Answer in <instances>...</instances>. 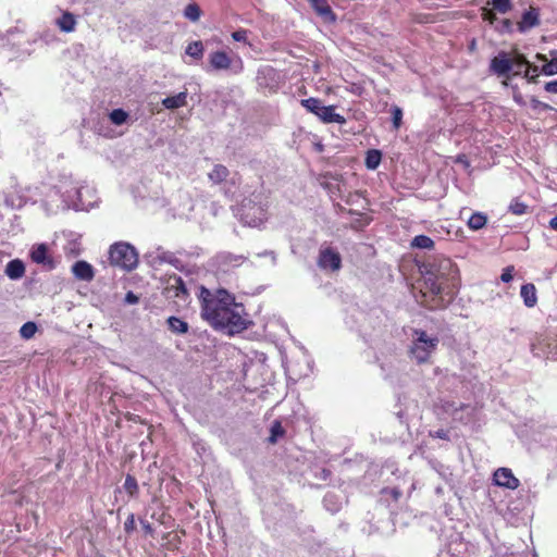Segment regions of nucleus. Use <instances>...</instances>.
Wrapping results in <instances>:
<instances>
[{
	"instance_id": "nucleus-25",
	"label": "nucleus",
	"mask_w": 557,
	"mask_h": 557,
	"mask_svg": "<svg viewBox=\"0 0 557 557\" xmlns=\"http://www.w3.org/2000/svg\"><path fill=\"white\" fill-rule=\"evenodd\" d=\"M487 223V216L483 212H474L468 220V227L472 231H479L483 228Z\"/></svg>"
},
{
	"instance_id": "nucleus-4",
	"label": "nucleus",
	"mask_w": 557,
	"mask_h": 557,
	"mask_svg": "<svg viewBox=\"0 0 557 557\" xmlns=\"http://www.w3.org/2000/svg\"><path fill=\"white\" fill-rule=\"evenodd\" d=\"M109 260L112 265L132 270L137 265L138 256L133 246L127 243H115L110 247Z\"/></svg>"
},
{
	"instance_id": "nucleus-11",
	"label": "nucleus",
	"mask_w": 557,
	"mask_h": 557,
	"mask_svg": "<svg viewBox=\"0 0 557 557\" xmlns=\"http://www.w3.org/2000/svg\"><path fill=\"white\" fill-rule=\"evenodd\" d=\"M336 107H307V109L315 114L323 123H345V117L334 112Z\"/></svg>"
},
{
	"instance_id": "nucleus-19",
	"label": "nucleus",
	"mask_w": 557,
	"mask_h": 557,
	"mask_svg": "<svg viewBox=\"0 0 557 557\" xmlns=\"http://www.w3.org/2000/svg\"><path fill=\"white\" fill-rule=\"evenodd\" d=\"M209 62L215 70H227L231 67L232 60L224 51H214L209 55Z\"/></svg>"
},
{
	"instance_id": "nucleus-53",
	"label": "nucleus",
	"mask_w": 557,
	"mask_h": 557,
	"mask_svg": "<svg viewBox=\"0 0 557 557\" xmlns=\"http://www.w3.org/2000/svg\"><path fill=\"white\" fill-rule=\"evenodd\" d=\"M189 101L196 102V101H200V99H194V97H190Z\"/></svg>"
},
{
	"instance_id": "nucleus-27",
	"label": "nucleus",
	"mask_w": 557,
	"mask_h": 557,
	"mask_svg": "<svg viewBox=\"0 0 557 557\" xmlns=\"http://www.w3.org/2000/svg\"><path fill=\"white\" fill-rule=\"evenodd\" d=\"M382 160V152L377 149H370L366 153L364 164L369 170H375Z\"/></svg>"
},
{
	"instance_id": "nucleus-41",
	"label": "nucleus",
	"mask_w": 557,
	"mask_h": 557,
	"mask_svg": "<svg viewBox=\"0 0 557 557\" xmlns=\"http://www.w3.org/2000/svg\"><path fill=\"white\" fill-rule=\"evenodd\" d=\"M140 524L146 536L154 537V529L149 521L140 519Z\"/></svg>"
},
{
	"instance_id": "nucleus-15",
	"label": "nucleus",
	"mask_w": 557,
	"mask_h": 557,
	"mask_svg": "<svg viewBox=\"0 0 557 557\" xmlns=\"http://www.w3.org/2000/svg\"><path fill=\"white\" fill-rule=\"evenodd\" d=\"M73 275L81 281L90 282L95 277V270L90 263L85 260L76 261L72 265Z\"/></svg>"
},
{
	"instance_id": "nucleus-31",
	"label": "nucleus",
	"mask_w": 557,
	"mask_h": 557,
	"mask_svg": "<svg viewBox=\"0 0 557 557\" xmlns=\"http://www.w3.org/2000/svg\"><path fill=\"white\" fill-rule=\"evenodd\" d=\"M186 54L195 59H200L203 54L202 42L199 40L190 42L186 48Z\"/></svg>"
},
{
	"instance_id": "nucleus-40",
	"label": "nucleus",
	"mask_w": 557,
	"mask_h": 557,
	"mask_svg": "<svg viewBox=\"0 0 557 557\" xmlns=\"http://www.w3.org/2000/svg\"><path fill=\"white\" fill-rule=\"evenodd\" d=\"M513 271H515V267L513 265L506 267L503 270V273L500 275V280L504 283H509L513 278Z\"/></svg>"
},
{
	"instance_id": "nucleus-3",
	"label": "nucleus",
	"mask_w": 557,
	"mask_h": 557,
	"mask_svg": "<svg viewBox=\"0 0 557 557\" xmlns=\"http://www.w3.org/2000/svg\"><path fill=\"white\" fill-rule=\"evenodd\" d=\"M438 345V338L430 337L423 330H413V341L409 348L410 356L418 364L426 363Z\"/></svg>"
},
{
	"instance_id": "nucleus-36",
	"label": "nucleus",
	"mask_w": 557,
	"mask_h": 557,
	"mask_svg": "<svg viewBox=\"0 0 557 557\" xmlns=\"http://www.w3.org/2000/svg\"><path fill=\"white\" fill-rule=\"evenodd\" d=\"M184 15L188 20L196 22L200 17V9L196 3H190L185 8Z\"/></svg>"
},
{
	"instance_id": "nucleus-38",
	"label": "nucleus",
	"mask_w": 557,
	"mask_h": 557,
	"mask_svg": "<svg viewBox=\"0 0 557 557\" xmlns=\"http://www.w3.org/2000/svg\"><path fill=\"white\" fill-rule=\"evenodd\" d=\"M136 529L135 515L129 513L124 522V531L126 534H132Z\"/></svg>"
},
{
	"instance_id": "nucleus-12",
	"label": "nucleus",
	"mask_w": 557,
	"mask_h": 557,
	"mask_svg": "<svg viewBox=\"0 0 557 557\" xmlns=\"http://www.w3.org/2000/svg\"><path fill=\"white\" fill-rule=\"evenodd\" d=\"M165 290L169 297L180 298L182 300H186L189 296L183 278L176 274L170 276Z\"/></svg>"
},
{
	"instance_id": "nucleus-26",
	"label": "nucleus",
	"mask_w": 557,
	"mask_h": 557,
	"mask_svg": "<svg viewBox=\"0 0 557 557\" xmlns=\"http://www.w3.org/2000/svg\"><path fill=\"white\" fill-rule=\"evenodd\" d=\"M435 407L445 413L455 416L457 411L468 408L469 405L460 404L459 406H456L454 401L441 399Z\"/></svg>"
},
{
	"instance_id": "nucleus-28",
	"label": "nucleus",
	"mask_w": 557,
	"mask_h": 557,
	"mask_svg": "<svg viewBox=\"0 0 557 557\" xmlns=\"http://www.w3.org/2000/svg\"><path fill=\"white\" fill-rule=\"evenodd\" d=\"M123 487L129 497H138L139 486L134 475L126 474Z\"/></svg>"
},
{
	"instance_id": "nucleus-43",
	"label": "nucleus",
	"mask_w": 557,
	"mask_h": 557,
	"mask_svg": "<svg viewBox=\"0 0 557 557\" xmlns=\"http://www.w3.org/2000/svg\"><path fill=\"white\" fill-rule=\"evenodd\" d=\"M544 89L550 94H557V79L545 84Z\"/></svg>"
},
{
	"instance_id": "nucleus-7",
	"label": "nucleus",
	"mask_w": 557,
	"mask_h": 557,
	"mask_svg": "<svg viewBox=\"0 0 557 557\" xmlns=\"http://www.w3.org/2000/svg\"><path fill=\"white\" fill-rule=\"evenodd\" d=\"M534 356L557 360V338H549L544 335L536 336L531 344Z\"/></svg>"
},
{
	"instance_id": "nucleus-54",
	"label": "nucleus",
	"mask_w": 557,
	"mask_h": 557,
	"mask_svg": "<svg viewBox=\"0 0 557 557\" xmlns=\"http://www.w3.org/2000/svg\"><path fill=\"white\" fill-rule=\"evenodd\" d=\"M462 158H465V156H460V157H458V161L463 162V159H462Z\"/></svg>"
},
{
	"instance_id": "nucleus-14",
	"label": "nucleus",
	"mask_w": 557,
	"mask_h": 557,
	"mask_svg": "<svg viewBox=\"0 0 557 557\" xmlns=\"http://www.w3.org/2000/svg\"><path fill=\"white\" fill-rule=\"evenodd\" d=\"M30 258L35 263L44 264L49 270L55 268V262L51 256L48 255V248L45 244L38 245L30 252Z\"/></svg>"
},
{
	"instance_id": "nucleus-18",
	"label": "nucleus",
	"mask_w": 557,
	"mask_h": 557,
	"mask_svg": "<svg viewBox=\"0 0 557 557\" xmlns=\"http://www.w3.org/2000/svg\"><path fill=\"white\" fill-rule=\"evenodd\" d=\"M4 273L11 280H20L25 274V264L20 259H13L7 263Z\"/></svg>"
},
{
	"instance_id": "nucleus-37",
	"label": "nucleus",
	"mask_w": 557,
	"mask_h": 557,
	"mask_svg": "<svg viewBox=\"0 0 557 557\" xmlns=\"http://www.w3.org/2000/svg\"><path fill=\"white\" fill-rule=\"evenodd\" d=\"M37 331V325L34 322H26L22 325L20 333L21 336L28 339L32 338Z\"/></svg>"
},
{
	"instance_id": "nucleus-55",
	"label": "nucleus",
	"mask_w": 557,
	"mask_h": 557,
	"mask_svg": "<svg viewBox=\"0 0 557 557\" xmlns=\"http://www.w3.org/2000/svg\"><path fill=\"white\" fill-rule=\"evenodd\" d=\"M462 158H465V156H460V157H458V161L463 162V159H462Z\"/></svg>"
},
{
	"instance_id": "nucleus-10",
	"label": "nucleus",
	"mask_w": 557,
	"mask_h": 557,
	"mask_svg": "<svg viewBox=\"0 0 557 557\" xmlns=\"http://www.w3.org/2000/svg\"><path fill=\"white\" fill-rule=\"evenodd\" d=\"M493 481L495 485L516 490L518 488L520 482L513 475L512 471L508 468H499L493 474Z\"/></svg>"
},
{
	"instance_id": "nucleus-32",
	"label": "nucleus",
	"mask_w": 557,
	"mask_h": 557,
	"mask_svg": "<svg viewBox=\"0 0 557 557\" xmlns=\"http://www.w3.org/2000/svg\"><path fill=\"white\" fill-rule=\"evenodd\" d=\"M109 119L110 121L115 124V125H122L124 124L127 119H128V113L125 112L123 109L119 108V109H115L113 110L110 114H109Z\"/></svg>"
},
{
	"instance_id": "nucleus-29",
	"label": "nucleus",
	"mask_w": 557,
	"mask_h": 557,
	"mask_svg": "<svg viewBox=\"0 0 557 557\" xmlns=\"http://www.w3.org/2000/svg\"><path fill=\"white\" fill-rule=\"evenodd\" d=\"M434 246H435L434 240L426 235H417L411 240L412 248L433 249Z\"/></svg>"
},
{
	"instance_id": "nucleus-45",
	"label": "nucleus",
	"mask_w": 557,
	"mask_h": 557,
	"mask_svg": "<svg viewBox=\"0 0 557 557\" xmlns=\"http://www.w3.org/2000/svg\"><path fill=\"white\" fill-rule=\"evenodd\" d=\"M432 436L441 438V440H448L447 431H445L443 429L437 430L434 434H432Z\"/></svg>"
},
{
	"instance_id": "nucleus-35",
	"label": "nucleus",
	"mask_w": 557,
	"mask_h": 557,
	"mask_svg": "<svg viewBox=\"0 0 557 557\" xmlns=\"http://www.w3.org/2000/svg\"><path fill=\"white\" fill-rule=\"evenodd\" d=\"M494 10L505 14L511 10V0H490L488 2Z\"/></svg>"
},
{
	"instance_id": "nucleus-33",
	"label": "nucleus",
	"mask_w": 557,
	"mask_h": 557,
	"mask_svg": "<svg viewBox=\"0 0 557 557\" xmlns=\"http://www.w3.org/2000/svg\"><path fill=\"white\" fill-rule=\"evenodd\" d=\"M187 103V90L178 92L176 96L166 97L162 100L161 104H186Z\"/></svg>"
},
{
	"instance_id": "nucleus-52",
	"label": "nucleus",
	"mask_w": 557,
	"mask_h": 557,
	"mask_svg": "<svg viewBox=\"0 0 557 557\" xmlns=\"http://www.w3.org/2000/svg\"><path fill=\"white\" fill-rule=\"evenodd\" d=\"M243 260H245V258L243 256H235L232 258V261H235V262H242Z\"/></svg>"
},
{
	"instance_id": "nucleus-42",
	"label": "nucleus",
	"mask_w": 557,
	"mask_h": 557,
	"mask_svg": "<svg viewBox=\"0 0 557 557\" xmlns=\"http://www.w3.org/2000/svg\"><path fill=\"white\" fill-rule=\"evenodd\" d=\"M232 38L235 41H246L247 39V32L246 30H236L232 34Z\"/></svg>"
},
{
	"instance_id": "nucleus-20",
	"label": "nucleus",
	"mask_w": 557,
	"mask_h": 557,
	"mask_svg": "<svg viewBox=\"0 0 557 557\" xmlns=\"http://www.w3.org/2000/svg\"><path fill=\"white\" fill-rule=\"evenodd\" d=\"M520 295L523 299V304L528 308H533L537 302V295L535 285L532 283H527L521 286Z\"/></svg>"
},
{
	"instance_id": "nucleus-49",
	"label": "nucleus",
	"mask_w": 557,
	"mask_h": 557,
	"mask_svg": "<svg viewBox=\"0 0 557 557\" xmlns=\"http://www.w3.org/2000/svg\"><path fill=\"white\" fill-rule=\"evenodd\" d=\"M549 227L557 231V215L550 219L549 221Z\"/></svg>"
},
{
	"instance_id": "nucleus-34",
	"label": "nucleus",
	"mask_w": 557,
	"mask_h": 557,
	"mask_svg": "<svg viewBox=\"0 0 557 557\" xmlns=\"http://www.w3.org/2000/svg\"><path fill=\"white\" fill-rule=\"evenodd\" d=\"M528 206L520 199L515 198L509 205V211L515 215H522L527 213Z\"/></svg>"
},
{
	"instance_id": "nucleus-5",
	"label": "nucleus",
	"mask_w": 557,
	"mask_h": 557,
	"mask_svg": "<svg viewBox=\"0 0 557 557\" xmlns=\"http://www.w3.org/2000/svg\"><path fill=\"white\" fill-rule=\"evenodd\" d=\"M510 74L513 76L523 75L529 83L535 82V78L540 75V66L531 64L524 55L513 53L511 57Z\"/></svg>"
},
{
	"instance_id": "nucleus-24",
	"label": "nucleus",
	"mask_w": 557,
	"mask_h": 557,
	"mask_svg": "<svg viewBox=\"0 0 557 557\" xmlns=\"http://www.w3.org/2000/svg\"><path fill=\"white\" fill-rule=\"evenodd\" d=\"M230 175V171L223 164H215L212 171L208 174L209 180L213 184H221L226 181Z\"/></svg>"
},
{
	"instance_id": "nucleus-56",
	"label": "nucleus",
	"mask_w": 557,
	"mask_h": 557,
	"mask_svg": "<svg viewBox=\"0 0 557 557\" xmlns=\"http://www.w3.org/2000/svg\"><path fill=\"white\" fill-rule=\"evenodd\" d=\"M510 557H519V556H517V555H515V554H511V555H510Z\"/></svg>"
},
{
	"instance_id": "nucleus-50",
	"label": "nucleus",
	"mask_w": 557,
	"mask_h": 557,
	"mask_svg": "<svg viewBox=\"0 0 557 557\" xmlns=\"http://www.w3.org/2000/svg\"><path fill=\"white\" fill-rule=\"evenodd\" d=\"M400 495H401V493H400V491H398L397 488H394V490L392 491V496H393V498H394L395 500H397V499L400 497Z\"/></svg>"
},
{
	"instance_id": "nucleus-30",
	"label": "nucleus",
	"mask_w": 557,
	"mask_h": 557,
	"mask_svg": "<svg viewBox=\"0 0 557 557\" xmlns=\"http://www.w3.org/2000/svg\"><path fill=\"white\" fill-rule=\"evenodd\" d=\"M285 435V430L282 426L281 421L275 420L270 429V436L268 438V442L270 444H275L278 440V437H283Z\"/></svg>"
},
{
	"instance_id": "nucleus-48",
	"label": "nucleus",
	"mask_w": 557,
	"mask_h": 557,
	"mask_svg": "<svg viewBox=\"0 0 557 557\" xmlns=\"http://www.w3.org/2000/svg\"><path fill=\"white\" fill-rule=\"evenodd\" d=\"M301 104L302 106H306V104H318V101L314 98H309V99L301 100Z\"/></svg>"
},
{
	"instance_id": "nucleus-21",
	"label": "nucleus",
	"mask_w": 557,
	"mask_h": 557,
	"mask_svg": "<svg viewBox=\"0 0 557 557\" xmlns=\"http://www.w3.org/2000/svg\"><path fill=\"white\" fill-rule=\"evenodd\" d=\"M185 535V531H171L163 536V546L169 550L177 549L182 543V536Z\"/></svg>"
},
{
	"instance_id": "nucleus-16",
	"label": "nucleus",
	"mask_w": 557,
	"mask_h": 557,
	"mask_svg": "<svg viewBox=\"0 0 557 557\" xmlns=\"http://www.w3.org/2000/svg\"><path fill=\"white\" fill-rule=\"evenodd\" d=\"M535 59L541 63L540 74L547 76L557 74V51L550 52V59L540 53L535 55Z\"/></svg>"
},
{
	"instance_id": "nucleus-47",
	"label": "nucleus",
	"mask_w": 557,
	"mask_h": 557,
	"mask_svg": "<svg viewBox=\"0 0 557 557\" xmlns=\"http://www.w3.org/2000/svg\"><path fill=\"white\" fill-rule=\"evenodd\" d=\"M313 148L317 152L321 153L324 151V145L320 141L313 144Z\"/></svg>"
},
{
	"instance_id": "nucleus-44",
	"label": "nucleus",
	"mask_w": 557,
	"mask_h": 557,
	"mask_svg": "<svg viewBox=\"0 0 557 557\" xmlns=\"http://www.w3.org/2000/svg\"><path fill=\"white\" fill-rule=\"evenodd\" d=\"M125 301L127 304H131V305H134V304H137L139 301V298L137 295H135L133 292H128L126 295H125Z\"/></svg>"
},
{
	"instance_id": "nucleus-9",
	"label": "nucleus",
	"mask_w": 557,
	"mask_h": 557,
	"mask_svg": "<svg viewBox=\"0 0 557 557\" xmlns=\"http://www.w3.org/2000/svg\"><path fill=\"white\" fill-rule=\"evenodd\" d=\"M511 57H512L511 53L499 52L491 61V65H490L491 71L493 73L497 74L498 76L509 77Z\"/></svg>"
},
{
	"instance_id": "nucleus-17",
	"label": "nucleus",
	"mask_w": 557,
	"mask_h": 557,
	"mask_svg": "<svg viewBox=\"0 0 557 557\" xmlns=\"http://www.w3.org/2000/svg\"><path fill=\"white\" fill-rule=\"evenodd\" d=\"M312 9L320 15L325 22H335L336 16L333 13L331 7L326 0H308Z\"/></svg>"
},
{
	"instance_id": "nucleus-2",
	"label": "nucleus",
	"mask_w": 557,
	"mask_h": 557,
	"mask_svg": "<svg viewBox=\"0 0 557 557\" xmlns=\"http://www.w3.org/2000/svg\"><path fill=\"white\" fill-rule=\"evenodd\" d=\"M197 296L201 318L214 330H226L228 334L233 335L249 326L250 321L244 305L237 302L235 296L226 289L211 290L200 286Z\"/></svg>"
},
{
	"instance_id": "nucleus-51",
	"label": "nucleus",
	"mask_w": 557,
	"mask_h": 557,
	"mask_svg": "<svg viewBox=\"0 0 557 557\" xmlns=\"http://www.w3.org/2000/svg\"><path fill=\"white\" fill-rule=\"evenodd\" d=\"M330 475H331V471L329 469H323L322 470V478L323 479H326Z\"/></svg>"
},
{
	"instance_id": "nucleus-23",
	"label": "nucleus",
	"mask_w": 557,
	"mask_h": 557,
	"mask_svg": "<svg viewBox=\"0 0 557 557\" xmlns=\"http://www.w3.org/2000/svg\"><path fill=\"white\" fill-rule=\"evenodd\" d=\"M58 27L65 33H71L75 29L76 26V20L75 16L70 12H64L58 20H57Z\"/></svg>"
},
{
	"instance_id": "nucleus-39",
	"label": "nucleus",
	"mask_w": 557,
	"mask_h": 557,
	"mask_svg": "<svg viewBox=\"0 0 557 557\" xmlns=\"http://www.w3.org/2000/svg\"><path fill=\"white\" fill-rule=\"evenodd\" d=\"M392 122L395 129H398L401 125L403 111L399 107H395L393 111Z\"/></svg>"
},
{
	"instance_id": "nucleus-8",
	"label": "nucleus",
	"mask_w": 557,
	"mask_h": 557,
	"mask_svg": "<svg viewBox=\"0 0 557 557\" xmlns=\"http://www.w3.org/2000/svg\"><path fill=\"white\" fill-rule=\"evenodd\" d=\"M318 265L323 270L338 271L342 267L341 255L332 247L320 249Z\"/></svg>"
},
{
	"instance_id": "nucleus-1",
	"label": "nucleus",
	"mask_w": 557,
	"mask_h": 557,
	"mask_svg": "<svg viewBox=\"0 0 557 557\" xmlns=\"http://www.w3.org/2000/svg\"><path fill=\"white\" fill-rule=\"evenodd\" d=\"M421 280L419 282L421 306L429 310H440L455 297L459 270L450 258L435 256L419 265Z\"/></svg>"
},
{
	"instance_id": "nucleus-6",
	"label": "nucleus",
	"mask_w": 557,
	"mask_h": 557,
	"mask_svg": "<svg viewBox=\"0 0 557 557\" xmlns=\"http://www.w3.org/2000/svg\"><path fill=\"white\" fill-rule=\"evenodd\" d=\"M280 73L271 66L261 67L257 74V85L264 92H274L280 88Z\"/></svg>"
},
{
	"instance_id": "nucleus-13",
	"label": "nucleus",
	"mask_w": 557,
	"mask_h": 557,
	"mask_svg": "<svg viewBox=\"0 0 557 557\" xmlns=\"http://www.w3.org/2000/svg\"><path fill=\"white\" fill-rule=\"evenodd\" d=\"M540 24V11L537 8L530 7L517 23L518 30L525 33Z\"/></svg>"
},
{
	"instance_id": "nucleus-22",
	"label": "nucleus",
	"mask_w": 557,
	"mask_h": 557,
	"mask_svg": "<svg viewBox=\"0 0 557 557\" xmlns=\"http://www.w3.org/2000/svg\"><path fill=\"white\" fill-rule=\"evenodd\" d=\"M166 324H168L169 330L173 334H177V335L186 334L189 330V325L186 321L182 320L181 318L174 317V315L168 318Z\"/></svg>"
},
{
	"instance_id": "nucleus-46",
	"label": "nucleus",
	"mask_w": 557,
	"mask_h": 557,
	"mask_svg": "<svg viewBox=\"0 0 557 557\" xmlns=\"http://www.w3.org/2000/svg\"><path fill=\"white\" fill-rule=\"evenodd\" d=\"M483 18L492 23L494 20V13L490 10H484Z\"/></svg>"
}]
</instances>
